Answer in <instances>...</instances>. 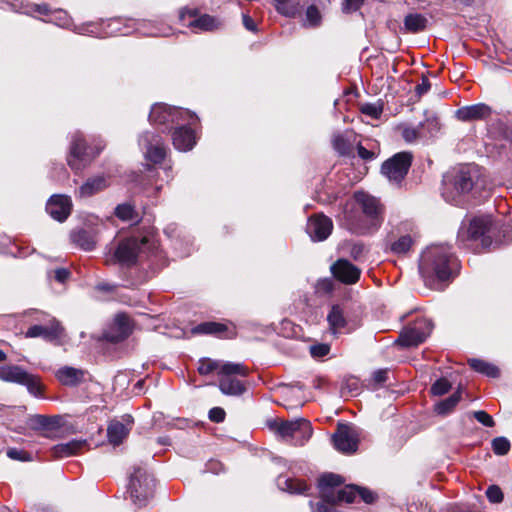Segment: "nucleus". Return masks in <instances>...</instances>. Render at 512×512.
<instances>
[{
	"instance_id": "1",
	"label": "nucleus",
	"mask_w": 512,
	"mask_h": 512,
	"mask_svg": "<svg viewBox=\"0 0 512 512\" xmlns=\"http://www.w3.org/2000/svg\"><path fill=\"white\" fill-rule=\"evenodd\" d=\"M384 213L385 207L378 198L364 191H356L344 204L339 220L352 234L369 236L381 228Z\"/></svg>"
},
{
	"instance_id": "2",
	"label": "nucleus",
	"mask_w": 512,
	"mask_h": 512,
	"mask_svg": "<svg viewBox=\"0 0 512 512\" xmlns=\"http://www.w3.org/2000/svg\"><path fill=\"white\" fill-rule=\"evenodd\" d=\"M459 263L447 245H431L421 255L419 272L427 287L442 290L458 273Z\"/></svg>"
},
{
	"instance_id": "3",
	"label": "nucleus",
	"mask_w": 512,
	"mask_h": 512,
	"mask_svg": "<svg viewBox=\"0 0 512 512\" xmlns=\"http://www.w3.org/2000/svg\"><path fill=\"white\" fill-rule=\"evenodd\" d=\"M110 255L108 262L118 263L123 267L143 264L147 259L150 261L149 266L157 269L163 265L164 259L162 251L149 234L120 239L115 247L110 249Z\"/></svg>"
},
{
	"instance_id": "4",
	"label": "nucleus",
	"mask_w": 512,
	"mask_h": 512,
	"mask_svg": "<svg viewBox=\"0 0 512 512\" xmlns=\"http://www.w3.org/2000/svg\"><path fill=\"white\" fill-rule=\"evenodd\" d=\"M342 482L341 476L333 473L323 474L319 478L318 487L323 501L317 503L315 507L310 502L313 512H336L333 505L341 502L353 503L357 497L367 504L375 501V494L366 488L347 485L338 489Z\"/></svg>"
},
{
	"instance_id": "5",
	"label": "nucleus",
	"mask_w": 512,
	"mask_h": 512,
	"mask_svg": "<svg viewBox=\"0 0 512 512\" xmlns=\"http://www.w3.org/2000/svg\"><path fill=\"white\" fill-rule=\"evenodd\" d=\"M478 177L479 170L476 165L467 164L455 169L443 180L444 199L454 205H461L463 197L472 191Z\"/></svg>"
},
{
	"instance_id": "6",
	"label": "nucleus",
	"mask_w": 512,
	"mask_h": 512,
	"mask_svg": "<svg viewBox=\"0 0 512 512\" xmlns=\"http://www.w3.org/2000/svg\"><path fill=\"white\" fill-rule=\"evenodd\" d=\"M269 426L282 440L294 446H303L313 433L311 423L304 418L274 421Z\"/></svg>"
},
{
	"instance_id": "7",
	"label": "nucleus",
	"mask_w": 512,
	"mask_h": 512,
	"mask_svg": "<svg viewBox=\"0 0 512 512\" xmlns=\"http://www.w3.org/2000/svg\"><path fill=\"white\" fill-rule=\"evenodd\" d=\"M195 119V114L189 110L168 106L166 104H156L151 108L149 120L157 126H164L165 129H172L182 122L190 123Z\"/></svg>"
},
{
	"instance_id": "8",
	"label": "nucleus",
	"mask_w": 512,
	"mask_h": 512,
	"mask_svg": "<svg viewBox=\"0 0 512 512\" xmlns=\"http://www.w3.org/2000/svg\"><path fill=\"white\" fill-rule=\"evenodd\" d=\"M104 148V144L99 142L95 147L87 146L82 134L76 132L72 136L70 154L68 156V165L76 171L82 170L90 161L96 157Z\"/></svg>"
},
{
	"instance_id": "9",
	"label": "nucleus",
	"mask_w": 512,
	"mask_h": 512,
	"mask_svg": "<svg viewBox=\"0 0 512 512\" xmlns=\"http://www.w3.org/2000/svg\"><path fill=\"white\" fill-rule=\"evenodd\" d=\"M154 479L140 466H135L130 475L129 492L133 502L139 506H145L153 496Z\"/></svg>"
},
{
	"instance_id": "10",
	"label": "nucleus",
	"mask_w": 512,
	"mask_h": 512,
	"mask_svg": "<svg viewBox=\"0 0 512 512\" xmlns=\"http://www.w3.org/2000/svg\"><path fill=\"white\" fill-rule=\"evenodd\" d=\"M219 389L223 394L231 396H240L245 392L244 384L234 378V375L245 377L248 375V369L240 363H223L220 367Z\"/></svg>"
},
{
	"instance_id": "11",
	"label": "nucleus",
	"mask_w": 512,
	"mask_h": 512,
	"mask_svg": "<svg viewBox=\"0 0 512 512\" xmlns=\"http://www.w3.org/2000/svg\"><path fill=\"white\" fill-rule=\"evenodd\" d=\"M412 158L410 152L396 153L382 164L381 172L390 182L399 184L406 177Z\"/></svg>"
},
{
	"instance_id": "12",
	"label": "nucleus",
	"mask_w": 512,
	"mask_h": 512,
	"mask_svg": "<svg viewBox=\"0 0 512 512\" xmlns=\"http://www.w3.org/2000/svg\"><path fill=\"white\" fill-rule=\"evenodd\" d=\"M432 329L431 320L420 318L402 330L397 342L404 347L417 346L426 340Z\"/></svg>"
},
{
	"instance_id": "13",
	"label": "nucleus",
	"mask_w": 512,
	"mask_h": 512,
	"mask_svg": "<svg viewBox=\"0 0 512 512\" xmlns=\"http://www.w3.org/2000/svg\"><path fill=\"white\" fill-rule=\"evenodd\" d=\"M179 18L183 25L201 31H213L220 26V22L215 17L208 14L198 15L197 9L182 8Z\"/></svg>"
},
{
	"instance_id": "14",
	"label": "nucleus",
	"mask_w": 512,
	"mask_h": 512,
	"mask_svg": "<svg viewBox=\"0 0 512 512\" xmlns=\"http://www.w3.org/2000/svg\"><path fill=\"white\" fill-rule=\"evenodd\" d=\"M332 440L336 450L342 453H354L358 448L359 434L354 427L340 425Z\"/></svg>"
},
{
	"instance_id": "15",
	"label": "nucleus",
	"mask_w": 512,
	"mask_h": 512,
	"mask_svg": "<svg viewBox=\"0 0 512 512\" xmlns=\"http://www.w3.org/2000/svg\"><path fill=\"white\" fill-rule=\"evenodd\" d=\"M198 121L197 116L191 120L190 123L182 122L178 124L172 133V142L174 147L179 151H189L196 144V135L194 130L191 128Z\"/></svg>"
},
{
	"instance_id": "16",
	"label": "nucleus",
	"mask_w": 512,
	"mask_h": 512,
	"mask_svg": "<svg viewBox=\"0 0 512 512\" xmlns=\"http://www.w3.org/2000/svg\"><path fill=\"white\" fill-rule=\"evenodd\" d=\"M139 145L145 149V156L154 163H160L166 156V148L159 137L152 132L141 135Z\"/></svg>"
},
{
	"instance_id": "17",
	"label": "nucleus",
	"mask_w": 512,
	"mask_h": 512,
	"mask_svg": "<svg viewBox=\"0 0 512 512\" xmlns=\"http://www.w3.org/2000/svg\"><path fill=\"white\" fill-rule=\"evenodd\" d=\"M332 229V220L323 214L311 216L306 226V231L313 241H323L327 239Z\"/></svg>"
},
{
	"instance_id": "18",
	"label": "nucleus",
	"mask_w": 512,
	"mask_h": 512,
	"mask_svg": "<svg viewBox=\"0 0 512 512\" xmlns=\"http://www.w3.org/2000/svg\"><path fill=\"white\" fill-rule=\"evenodd\" d=\"M72 201L66 195H53L46 204L48 214L59 222L65 221L71 214Z\"/></svg>"
},
{
	"instance_id": "19",
	"label": "nucleus",
	"mask_w": 512,
	"mask_h": 512,
	"mask_svg": "<svg viewBox=\"0 0 512 512\" xmlns=\"http://www.w3.org/2000/svg\"><path fill=\"white\" fill-rule=\"evenodd\" d=\"M333 276L345 284L356 283L361 274V270L347 259H338L332 266Z\"/></svg>"
},
{
	"instance_id": "20",
	"label": "nucleus",
	"mask_w": 512,
	"mask_h": 512,
	"mask_svg": "<svg viewBox=\"0 0 512 512\" xmlns=\"http://www.w3.org/2000/svg\"><path fill=\"white\" fill-rule=\"evenodd\" d=\"M64 329L60 323L52 318L48 325H33L27 331L25 336L27 338L41 337L47 341H54L63 335Z\"/></svg>"
},
{
	"instance_id": "21",
	"label": "nucleus",
	"mask_w": 512,
	"mask_h": 512,
	"mask_svg": "<svg viewBox=\"0 0 512 512\" xmlns=\"http://www.w3.org/2000/svg\"><path fill=\"white\" fill-rule=\"evenodd\" d=\"M133 419L130 415L122 417V421L113 420L107 428L109 442L113 445H119L128 436L132 429Z\"/></svg>"
},
{
	"instance_id": "22",
	"label": "nucleus",
	"mask_w": 512,
	"mask_h": 512,
	"mask_svg": "<svg viewBox=\"0 0 512 512\" xmlns=\"http://www.w3.org/2000/svg\"><path fill=\"white\" fill-rule=\"evenodd\" d=\"M492 221L488 216L485 217H476L471 220L468 233L470 237L474 240L481 239V243L483 247L489 248L492 244V241L487 233L490 230Z\"/></svg>"
},
{
	"instance_id": "23",
	"label": "nucleus",
	"mask_w": 512,
	"mask_h": 512,
	"mask_svg": "<svg viewBox=\"0 0 512 512\" xmlns=\"http://www.w3.org/2000/svg\"><path fill=\"white\" fill-rule=\"evenodd\" d=\"M386 241L390 251L396 255L408 253L414 244V239L410 234L396 236L394 231L387 235Z\"/></svg>"
},
{
	"instance_id": "24",
	"label": "nucleus",
	"mask_w": 512,
	"mask_h": 512,
	"mask_svg": "<svg viewBox=\"0 0 512 512\" xmlns=\"http://www.w3.org/2000/svg\"><path fill=\"white\" fill-rule=\"evenodd\" d=\"M490 114V107L483 103L465 106L456 111V116L461 121L484 119Z\"/></svg>"
},
{
	"instance_id": "25",
	"label": "nucleus",
	"mask_w": 512,
	"mask_h": 512,
	"mask_svg": "<svg viewBox=\"0 0 512 512\" xmlns=\"http://www.w3.org/2000/svg\"><path fill=\"white\" fill-rule=\"evenodd\" d=\"M113 334L108 338L113 342H119L126 339L132 332V323L130 318L123 313L117 314L113 324Z\"/></svg>"
},
{
	"instance_id": "26",
	"label": "nucleus",
	"mask_w": 512,
	"mask_h": 512,
	"mask_svg": "<svg viewBox=\"0 0 512 512\" xmlns=\"http://www.w3.org/2000/svg\"><path fill=\"white\" fill-rule=\"evenodd\" d=\"M327 321L329 323V329L334 336L349 332L347 329V320L339 305H333L331 307L327 315Z\"/></svg>"
},
{
	"instance_id": "27",
	"label": "nucleus",
	"mask_w": 512,
	"mask_h": 512,
	"mask_svg": "<svg viewBox=\"0 0 512 512\" xmlns=\"http://www.w3.org/2000/svg\"><path fill=\"white\" fill-rule=\"evenodd\" d=\"M85 371L82 369L64 366L57 370V380L65 386H77L84 381Z\"/></svg>"
},
{
	"instance_id": "28",
	"label": "nucleus",
	"mask_w": 512,
	"mask_h": 512,
	"mask_svg": "<svg viewBox=\"0 0 512 512\" xmlns=\"http://www.w3.org/2000/svg\"><path fill=\"white\" fill-rule=\"evenodd\" d=\"M86 446V441L71 440L52 447L51 452L55 458H66L78 454Z\"/></svg>"
},
{
	"instance_id": "29",
	"label": "nucleus",
	"mask_w": 512,
	"mask_h": 512,
	"mask_svg": "<svg viewBox=\"0 0 512 512\" xmlns=\"http://www.w3.org/2000/svg\"><path fill=\"white\" fill-rule=\"evenodd\" d=\"M108 186L107 178L103 175L89 178L81 185L78 190V195L81 198L91 197L94 194L102 191Z\"/></svg>"
},
{
	"instance_id": "30",
	"label": "nucleus",
	"mask_w": 512,
	"mask_h": 512,
	"mask_svg": "<svg viewBox=\"0 0 512 512\" xmlns=\"http://www.w3.org/2000/svg\"><path fill=\"white\" fill-rule=\"evenodd\" d=\"M0 379L21 385L27 380V372L16 365L2 366L0 367Z\"/></svg>"
},
{
	"instance_id": "31",
	"label": "nucleus",
	"mask_w": 512,
	"mask_h": 512,
	"mask_svg": "<svg viewBox=\"0 0 512 512\" xmlns=\"http://www.w3.org/2000/svg\"><path fill=\"white\" fill-rule=\"evenodd\" d=\"M71 239L74 244L79 246L81 249L86 251H91L95 248L96 245V238L93 233L87 230H78L74 231L71 234Z\"/></svg>"
},
{
	"instance_id": "32",
	"label": "nucleus",
	"mask_w": 512,
	"mask_h": 512,
	"mask_svg": "<svg viewBox=\"0 0 512 512\" xmlns=\"http://www.w3.org/2000/svg\"><path fill=\"white\" fill-rule=\"evenodd\" d=\"M437 124L438 123L436 120L427 119L424 123H420L417 127L405 126L402 129V137L404 138V140L406 142H409V143L413 142V141L417 140L418 138L425 136L422 129L426 125L433 126L434 128H436Z\"/></svg>"
},
{
	"instance_id": "33",
	"label": "nucleus",
	"mask_w": 512,
	"mask_h": 512,
	"mask_svg": "<svg viewBox=\"0 0 512 512\" xmlns=\"http://www.w3.org/2000/svg\"><path fill=\"white\" fill-rule=\"evenodd\" d=\"M427 18L419 13L408 14L404 19V27L408 32L417 33L426 28Z\"/></svg>"
},
{
	"instance_id": "34",
	"label": "nucleus",
	"mask_w": 512,
	"mask_h": 512,
	"mask_svg": "<svg viewBox=\"0 0 512 512\" xmlns=\"http://www.w3.org/2000/svg\"><path fill=\"white\" fill-rule=\"evenodd\" d=\"M278 486L289 493L302 494L307 490L305 482L294 478H279Z\"/></svg>"
},
{
	"instance_id": "35",
	"label": "nucleus",
	"mask_w": 512,
	"mask_h": 512,
	"mask_svg": "<svg viewBox=\"0 0 512 512\" xmlns=\"http://www.w3.org/2000/svg\"><path fill=\"white\" fill-rule=\"evenodd\" d=\"M227 330L226 325L218 322H203L192 329L195 334L222 335Z\"/></svg>"
},
{
	"instance_id": "36",
	"label": "nucleus",
	"mask_w": 512,
	"mask_h": 512,
	"mask_svg": "<svg viewBox=\"0 0 512 512\" xmlns=\"http://www.w3.org/2000/svg\"><path fill=\"white\" fill-rule=\"evenodd\" d=\"M469 365L476 372L484 374L488 377L495 378L499 376V369L486 361L480 359H471L469 360Z\"/></svg>"
},
{
	"instance_id": "37",
	"label": "nucleus",
	"mask_w": 512,
	"mask_h": 512,
	"mask_svg": "<svg viewBox=\"0 0 512 512\" xmlns=\"http://www.w3.org/2000/svg\"><path fill=\"white\" fill-rule=\"evenodd\" d=\"M461 399V392L458 390L448 398L439 402L435 406V412L439 415H446L450 413Z\"/></svg>"
},
{
	"instance_id": "38",
	"label": "nucleus",
	"mask_w": 512,
	"mask_h": 512,
	"mask_svg": "<svg viewBox=\"0 0 512 512\" xmlns=\"http://www.w3.org/2000/svg\"><path fill=\"white\" fill-rule=\"evenodd\" d=\"M334 149L343 156L350 155L352 153V142L345 135L337 134L334 135L333 140Z\"/></svg>"
},
{
	"instance_id": "39",
	"label": "nucleus",
	"mask_w": 512,
	"mask_h": 512,
	"mask_svg": "<svg viewBox=\"0 0 512 512\" xmlns=\"http://www.w3.org/2000/svg\"><path fill=\"white\" fill-rule=\"evenodd\" d=\"M276 10L287 17H294L297 12V6L292 4L290 0H274Z\"/></svg>"
},
{
	"instance_id": "40",
	"label": "nucleus",
	"mask_w": 512,
	"mask_h": 512,
	"mask_svg": "<svg viewBox=\"0 0 512 512\" xmlns=\"http://www.w3.org/2000/svg\"><path fill=\"white\" fill-rule=\"evenodd\" d=\"M115 215L122 220L129 221L136 220L138 218V214L134 207L129 204L118 205L115 209Z\"/></svg>"
},
{
	"instance_id": "41",
	"label": "nucleus",
	"mask_w": 512,
	"mask_h": 512,
	"mask_svg": "<svg viewBox=\"0 0 512 512\" xmlns=\"http://www.w3.org/2000/svg\"><path fill=\"white\" fill-rule=\"evenodd\" d=\"M21 385L27 387L29 393L32 395L39 397L42 395L43 387L39 381V378L27 373V380L23 382Z\"/></svg>"
},
{
	"instance_id": "42",
	"label": "nucleus",
	"mask_w": 512,
	"mask_h": 512,
	"mask_svg": "<svg viewBox=\"0 0 512 512\" xmlns=\"http://www.w3.org/2000/svg\"><path fill=\"white\" fill-rule=\"evenodd\" d=\"M221 365L222 364H220L217 361H213L210 359H203L200 361V364L198 366V372L201 375H208L215 370H217L219 372Z\"/></svg>"
},
{
	"instance_id": "43",
	"label": "nucleus",
	"mask_w": 512,
	"mask_h": 512,
	"mask_svg": "<svg viewBox=\"0 0 512 512\" xmlns=\"http://www.w3.org/2000/svg\"><path fill=\"white\" fill-rule=\"evenodd\" d=\"M140 32L147 36H166L168 32H166V28L161 29L159 27L153 26L150 22H143L141 27L138 28Z\"/></svg>"
},
{
	"instance_id": "44",
	"label": "nucleus",
	"mask_w": 512,
	"mask_h": 512,
	"mask_svg": "<svg viewBox=\"0 0 512 512\" xmlns=\"http://www.w3.org/2000/svg\"><path fill=\"white\" fill-rule=\"evenodd\" d=\"M492 449L497 455H505L510 450V442L505 437H497L492 441Z\"/></svg>"
},
{
	"instance_id": "45",
	"label": "nucleus",
	"mask_w": 512,
	"mask_h": 512,
	"mask_svg": "<svg viewBox=\"0 0 512 512\" xmlns=\"http://www.w3.org/2000/svg\"><path fill=\"white\" fill-rule=\"evenodd\" d=\"M450 388V382L446 378H440L431 386V393L436 396H441L447 393Z\"/></svg>"
},
{
	"instance_id": "46",
	"label": "nucleus",
	"mask_w": 512,
	"mask_h": 512,
	"mask_svg": "<svg viewBox=\"0 0 512 512\" xmlns=\"http://www.w3.org/2000/svg\"><path fill=\"white\" fill-rule=\"evenodd\" d=\"M360 110L363 114L377 119L381 116L383 107L377 104L366 103L361 106Z\"/></svg>"
},
{
	"instance_id": "47",
	"label": "nucleus",
	"mask_w": 512,
	"mask_h": 512,
	"mask_svg": "<svg viewBox=\"0 0 512 512\" xmlns=\"http://www.w3.org/2000/svg\"><path fill=\"white\" fill-rule=\"evenodd\" d=\"M49 21L55 22V24L60 27H69L70 22H71L67 13L63 10L55 11L52 14V17L49 19Z\"/></svg>"
},
{
	"instance_id": "48",
	"label": "nucleus",
	"mask_w": 512,
	"mask_h": 512,
	"mask_svg": "<svg viewBox=\"0 0 512 512\" xmlns=\"http://www.w3.org/2000/svg\"><path fill=\"white\" fill-rule=\"evenodd\" d=\"M321 15L318 8L311 5L306 10V21L310 26H317L320 23Z\"/></svg>"
},
{
	"instance_id": "49",
	"label": "nucleus",
	"mask_w": 512,
	"mask_h": 512,
	"mask_svg": "<svg viewBox=\"0 0 512 512\" xmlns=\"http://www.w3.org/2000/svg\"><path fill=\"white\" fill-rule=\"evenodd\" d=\"M486 496L491 503H500L503 500V492L497 485L489 486Z\"/></svg>"
},
{
	"instance_id": "50",
	"label": "nucleus",
	"mask_w": 512,
	"mask_h": 512,
	"mask_svg": "<svg viewBox=\"0 0 512 512\" xmlns=\"http://www.w3.org/2000/svg\"><path fill=\"white\" fill-rule=\"evenodd\" d=\"M473 416L478 422L486 427H493L495 424L493 418L483 410L473 412Z\"/></svg>"
},
{
	"instance_id": "51",
	"label": "nucleus",
	"mask_w": 512,
	"mask_h": 512,
	"mask_svg": "<svg viewBox=\"0 0 512 512\" xmlns=\"http://www.w3.org/2000/svg\"><path fill=\"white\" fill-rule=\"evenodd\" d=\"M330 352V345L328 344H316L310 347V353L314 358H321Z\"/></svg>"
},
{
	"instance_id": "52",
	"label": "nucleus",
	"mask_w": 512,
	"mask_h": 512,
	"mask_svg": "<svg viewBox=\"0 0 512 512\" xmlns=\"http://www.w3.org/2000/svg\"><path fill=\"white\" fill-rule=\"evenodd\" d=\"M7 456L13 460L29 461L31 459L28 452L16 448H10L7 451Z\"/></svg>"
},
{
	"instance_id": "53",
	"label": "nucleus",
	"mask_w": 512,
	"mask_h": 512,
	"mask_svg": "<svg viewBox=\"0 0 512 512\" xmlns=\"http://www.w3.org/2000/svg\"><path fill=\"white\" fill-rule=\"evenodd\" d=\"M225 411L221 407H214L209 411V419L215 423H221L225 419Z\"/></svg>"
},
{
	"instance_id": "54",
	"label": "nucleus",
	"mask_w": 512,
	"mask_h": 512,
	"mask_svg": "<svg viewBox=\"0 0 512 512\" xmlns=\"http://www.w3.org/2000/svg\"><path fill=\"white\" fill-rule=\"evenodd\" d=\"M316 289L318 292L330 293L333 289V285L329 279H323L318 281Z\"/></svg>"
},
{
	"instance_id": "55",
	"label": "nucleus",
	"mask_w": 512,
	"mask_h": 512,
	"mask_svg": "<svg viewBox=\"0 0 512 512\" xmlns=\"http://www.w3.org/2000/svg\"><path fill=\"white\" fill-rule=\"evenodd\" d=\"M364 0H346L343 10L345 12L356 11L363 4Z\"/></svg>"
},
{
	"instance_id": "56",
	"label": "nucleus",
	"mask_w": 512,
	"mask_h": 512,
	"mask_svg": "<svg viewBox=\"0 0 512 512\" xmlns=\"http://www.w3.org/2000/svg\"><path fill=\"white\" fill-rule=\"evenodd\" d=\"M364 251V245L357 243L353 244L350 249V255L354 260H359Z\"/></svg>"
},
{
	"instance_id": "57",
	"label": "nucleus",
	"mask_w": 512,
	"mask_h": 512,
	"mask_svg": "<svg viewBox=\"0 0 512 512\" xmlns=\"http://www.w3.org/2000/svg\"><path fill=\"white\" fill-rule=\"evenodd\" d=\"M430 82L427 78H422V81L420 84L416 86V93L419 96H422L423 94L427 93L430 89Z\"/></svg>"
},
{
	"instance_id": "58",
	"label": "nucleus",
	"mask_w": 512,
	"mask_h": 512,
	"mask_svg": "<svg viewBox=\"0 0 512 512\" xmlns=\"http://www.w3.org/2000/svg\"><path fill=\"white\" fill-rule=\"evenodd\" d=\"M358 155L363 160H371L374 158V153L363 147L362 145L357 146Z\"/></svg>"
},
{
	"instance_id": "59",
	"label": "nucleus",
	"mask_w": 512,
	"mask_h": 512,
	"mask_svg": "<svg viewBox=\"0 0 512 512\" xmlns=\"http://www.w3.org/2000/svg\"><path fill=\"white\" fill-rule=\"evenodd\" d=\"M242 18H243V25L247 30L252 31V32H255L257 30L256 23L249 15L243 14Z\"/></svg>"
},
{
	"instance_id": "60",
	"label": "nucleus",
	"mask_w": 512,
	"mask_h": 512,
	"mask_svg": "<svg viewBox=\"0 0 512 512\" xmlns=\"http://www.w3.org/2000/svg\"><path fill=\"white\" fill-rule=\"evenodd\" d=\"M55 279L58 281V282H65L68 277H69V271L64 269V268H59V269H56L55 272Z\"/></svg>"
},
{
	"instance_id": "61",
	"label": "nucleus",
	"mask_w": 512,
	"mask_h": 512,
	"mask_svg": "<svg viewBox=\"0 0 512 512\" xmlns=\"http://www.w3.org/2000/svg\"><path fill=\"white\" fill-rule=\"evenodd\" d=\"M373 380L378 383L382 384L387 380V371L386 370H378L373 373Z\"/></svg>"
},
{
	"instance_id": "62",
	"label": "nucleus",
	"mask_w": 512,
	"mask_h": 512,
	"mask_svg": "<svg viewBox=\"0 0 512 512\" xmlns=\"http://www.w3.org/2000/svg\"><path fill=\"white\" fill-rule=\"evenodd\" d=\"M34 11L40 13V14H44V15H48L49 14V8L46 4H43V5H35V8H34Z\"/></svg>"
},
{
	"instance_id": "63",
	"label": "nucleus",
	"mask_w": 512,
	"mask_h": 512,
	"mask_svg": "<svg viewBox=\"0 0 512 512\" xmlns=\"http://www.w3.org/2000/svg\"><path fill=\"white\" fill-rule=\"evenodd\" d=\"M91 27H92V26H88V27H86V28H79V29L77 30V32H78V33H80V34L94 33V30H93V29H91Z\"/></svg>"
},
{
	"instance_id": "64",
	"label": "nucleus",
	"mask_w": 512,
	"mask_h": 512,
	"mask_svg": "<svg viewBox=\"0 0 512 512\" xmlns=\"http://www.w3.org/2000/svg\"><path fill=\"white\" fill-rule=\"evenodd\" d=\"M6 360V354L0 349V362Z\"/></svg>"
}]
</instances>
